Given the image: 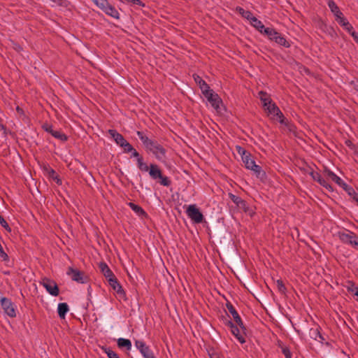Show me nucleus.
<instances>
[{"label": "nucleus", "instance_id": "1", "mask_svg": "<svg viewBox=\"0 0 358 358\" xmlns=\"http://www.w3.org/2000/svg\"><path fill=\"white\" fill-rule=\"evenodd\" d=\"M136 134L148 152L152 153L156 159L160 162L166 160V150L160 143L157 141L149 138L143 131H138Z\"/></svg>", "mask_w": 358, "mask_h": 358}, {"label": "nucleus", "instance_id": "2", "mask_svg": "<svg viewBox=\"0 0 358 358\" xmlns=\"http://www.w3.org/2000/svg\"><path fill=\"white\" fill-rule=\"evenodd\" d=\"M337 236L343 243L358 250V236L355 232L344 229L337 232Z\"/></svg>", "mask_w": 358, "mask_h": 358}, {"label": "nucleus", "instance_id": "3", "mask_svg": "<svg viewBox=\"0 0 358 358\" xmlns=\"http://www.w3.org/2000/svg\"><path fill=\"white\" fill-rule=\"evenodd\" d=\"M149 175L153 180H159L160 185L169 187L171 182L167 176H163L162 171L159 169L157 165L156 164H150Z\"/></svg>", "mask_w": 358, "mask_h": 358}, {"label": "nucleus", "instance_id": "4", "mask_svg": "<svg viewBox=\"0 0 358 358\" xmlns=\"http://www.w3.org/2000/svg\"><path fill=\"white\" fill-rule=\"evenodd\" d=\"M242 161L244 163L245 168L252 171L257 177L262 178L265 176L264 171L262 169L260 166L255 163V160L252 158L250 153L248 155H245L242 159Z\"/></svg>", "mask_w": 358, "mask_h": 358}, {"label": "nucleus", "instance_id": "5", "mask_svg": "<svg viewBox=\"0 0 358 358\" xmlns=\"http://www.w3.org/2000/svg\"><path fill=\"white\" fill-rule=\"evenodd\" d=\"M186 214L189 218L197 224L201 223L204 219L203 214L195 204L189 205L187 207Z\"/></svg>", "mask_w": 358, "mask_h": 358}, {"label": "nucleus", "instance_id": "6", "mask_svg": "<svg viewBox=\"0 0 358 358\" xmlns=\"http://www.w3.org/2000/svg\"><path fill=\"white\" fill-rule=\"evenodd\" d=\"M0 301L3 313L10 317H16L15 306L11 300L6 297H1Z\"/></svg>", "mask_w": 358, "mask_h": 358}, {"label": "nucleus", "instance_id": "7", "mask_svg": "<svg viewBox=\"0 0 358 358\" xmlns=\"http://www.w3.org/2000/svg\"><path fill=\"white\" fill-rule=\"evenodd\" d=\"M40 284L46 289V291L52 296H57L59 295V290L57 283L52 280L44 278L40 282Z\"/></svg>", "mask_w": 358, "mask_h": 358}, {"label": "nucleus", "instance_id": "8", "mask_svg": "<svg viewBox=\"0 0 358 358\" xmlns=\"http://www.w3.org/2000/svg\"><path fill=\"white\" fill-rule=\"evenodd\" d=\"M135 346L143 358H156L153 351L143 341L136 340L135 341Z\"/></svg>", "mask_w": 358, "mask_h": 358}, {"label": "nucleus", "instance_id": "9", "mask_svg": "<svg viewBox=\"0 0 358 358\" xmlns=\"http://www.w3.org/2000/svg\"><path fill=\"white\" fill-rule=\"evenodd\" d=\"M66 274L71 277L72 280L76 281L78 283H85L87 278L83 271H80L73 267H69L66 271Z\"/></svg>", "mask_w": 358, "mask_h": 358}, {"label": "nucleus", "instance_id": "10", "mask_svg": "<svg viewBox=\"0 0 358 358\" xmlns=\"http://www.w3.org/2000/svg\"><path fill=\"white\" fill-rule=\"evenodd\" d=\"M308 174L311 176L313 180L318 182L321 186L324 187L329 192H333L334 189L332 186L328 182V181L322 177V176L317 171H315L311 169Z\"/></svg>", "mask_w": 358, "mask_h": 358}, {"label": "nucleus", "instance_id": "11", "mask_svg": "<svg viewBox=\"0 0 358 358\" xmlns=\"http://www.w3.org/2000/svg\"><path fill=\"white\" fill-rule=\"evenodd\" d=\"M203 96L214 109H215L216 110H218L220 109V106L222 103V100L219 97L218 94L215 93L213 90L210 92H208V94H204Z\"/></svg>", "mask_w": 358, "mask_h": 358}, {"label": "nucleus", "instance_id": "12", "mask_svg": "<svg viewBox=\"0 0 358 358\" xmlns=\"http://www.w3.org/2000/svg\"><path fill=\"white\" fill-rule=\"evenodd\" d=\"M226 307L229 312L231 314L235 322L241 329L242 331H246V327H245L240 315L236 310L234 306L230 302H227L226 304Z\"/></svg>", "mask_w": 358, "mask_h": 358}, {"label": "nucleus", "instance_id": "13", "mask_svg": "<svg viewBox=\"0 0 358 358\" xmlns=\"http://www.w3.org/2000/svg\"><path fill=\"white\" fill-rule=\"evenodd\" d=\"M323 174L324 177H327L331 180L333 182L336 183L339 187L343 189L346 187L347 183H345L339 176H338L336 173L331 171L330 169L327 168H324Z\"/></svg>", "mask_w": 358, "mask_h": 358}, {"label": "nucleus", "instance_id": "14", "mask_svg": "<svg viewBox=\"0 0 358 358\" xmlns=\"http://www.w3.org/2000/svg\"><path fill=\"white\" fill-rule=\"evenodd\" d=\"M321 330L322 329L320 326L311 328L309 331V336L310 338L323 344L326 339L324 335L321 333Z\"/></svg>", "mask_w": 358, "mask_h": 358}, {"label": "nucleus", "instance_id": "15", "mask_svg": "<svg viewBox=\"0 0 358 358\" xmlns=\"http://www.w3.org/2000/svg\"><path fill=\"white\" fill-rule=\"evenodd\" d=\"M108 281L110 286L113 288V289L114 291H115L117 292V294L120 297H122V298L125 297V296H126L125 292L124 291L122 285L117 281V279L115 276L113 278H110L109 280H108Z\"/></svg>", "mask_w": 358, "mask_h": 358}, {"label": "nucleus", "instance_id": "16", "mask_svg": "<svg viewBox=\"0 0 358 358\" xmlns=\"http://www.w3.org/2000/svg\"><path fill=\"white\" fill-rule=\"evenodd\" d=\"M327 4L331 13L335 16L336 21L344 17L343 13L340 10L338 6L336 5L334 1L329 0L327 1Z\"/></svg>", "mask_w": 358, "mask_h": 358}, {"label": "nucleus", "instance_id": "17", "mask_svg": "<svg viewBox=\"0 0 358 358\" xmlns=\"http://www.w3.org/2000/svg\"><path fill=\"white\" fill-rule=\"evenodd\" d=\"M101 10L108 16H110L116 20L120 19V13L118 10L109 2L107 3V5L105 6V7Z\"/></svg>", "mask_w": 358, "mask_h": 358}, {"label": "nucleus", "instance_id": "18", "mask_svg": "<svg viewBox=\"0 0 358 358\" xmlns=\"http://www.w3.org/2000/svg\"><path fill=\"white\" fill-rule=\"evenodd\" d=\"M108 134H110L111 138H113L115 142L120 147L122 146L125 143V142L127 141L121 134L118 133L115 129H109Z\"/></svg>", "mask_w": 358, "mask_h": 358}, {"label": "nucleus", "instance_id": "19", "mask_svg": "<svg viewBox=\"0 0 358 358\" xmlns=\"http://www.w3.org/2000/svg\"><path fill=\"white\" fill-rule=\"evenodd\" d=\"M231 331L232 334L236 337V338L241 343H245V336L246 335V331H242L241 329L236 325L233 328H231Z\"/></svg>", "mask_w": 358, "mask_h": 358}, {"label": "nucleus", "instance_id": "20", "mask_svg": "<svg viewBox=\"0 0 358 358\" xmlns=\"http://www.w3.org/2000/svg\"><path fill=\"white\" fill-rule=\"evenodd\" d=\"M99 268L108 280H109L110 278H113L115 276L108 266L104 262L100 263Z\"/></svg>", "mask_w": 358, "mask_h": 358}, {"label": "nucleus", "instance_id": "21", "mask_svg": "<svg viewBox=\"0 0 358 358\" xmlns=\"http://www.w3.org/2000/svg\"><path fill=\"white\" fill-rule=\"evenodd\" d=\"M117 344L119 348H125L128 351L131 350L132 344L129 339L120 338L117 341Z\"/></svg>", "mask_w": 358, "mask_h": 358}, {"label": "nucleus", "instance_id": "22", "mask_svg": "<svg viewBox=\"0 0 358 358\" xmlns=\"http://www.w3.org/2000/svg\"><path fill=\"white\" fill-rule=\"evenodd\" d=\"M238 208L243 210L245 213H247L250 217L253 216L255 214L254 210L250 208L246 203V201L243 199H241V202L237 206Z\"/></svg>", "mask_w": 358, "mask_h": 358}, {"label": "nucleus", "instance_id": "23", "mask_svg": "<svg viewBox=\"0 0 358 358\" xmlns=\"http://www.w3.org/2000/svg\"><path fill=\"white\" fill-rule=\"evenodd\" d=\"M69 308L66 303H60L58 304L57 313L61 319H64L66 313L69 312Z\"/></svg>", "mask_w": 358, "mask_h": 358}, {"label": "nucleus", "instance_id": "24", "mask_svg": "<svg viewBox=\"0 0 358 358\" xmlns=\"http://www.w3.org/2000/svg\"><path fill=\"white\" fill-rule=\"evenodd\" d=\"M128 206L131 208V209L136 213V214L138 216L144 217L147 215L145 211L138 205L129 202Z\"/></svg>", "mask_w": 358, "mask_h": 358}, {"label": "nucleus", "instance_id": "25", "mask_svg": "<svg viewBox=\"0 0 358 358\" xmlns=\"http://www.w3.org/2000/svg\"><path fill=\"white\" fill-rule=\"evenodd\" d=\"M337 22L345 29L349 34L353 31V27L350 24L348 20L343 17L341 19L337 20Z\"/></svg>", "mask_w": 358, "mask_h": 358}, {"label": "nucleus", "instance_id": "26", "mask_svg": "<svg viewBox=\"0 0 358 358\" xmlns=\"http://www.w3.org/2000/svg\"><path fill=\"white\" fill-rule=\"evenodd\" d=\"M265 110H266L270 115H273L274 117H276L278 114H281V110L273 102L266 106Z\"/></svg>", "mask_w": 358, "mask_h": 358}, {"label": "nucleus", "instance_id": "27", "mask_svg": "<svg viewBox=\"0 0 358 358\" xmlns=\"http://www.w3.org/2000/svg\"><path fill=\"white\" fill-rule=\"evenodd\" d=\"M343 189L348 193V194L352 197V199L356 202L358 206V194L355 192L353 187L349 186L348 184Z\"/></svg>", "mask_w": 358, "mask_h": 358}, {"label": "nucleus", "instance_id": "28", "mask_svg": "<svg viewBox=\"0 0 358 358\" xmlns=\"http://www.w3.org/2000/svg\"><path fill=\"white\" fill-rule=\"evenodd\" d=\"M274 41L285 48L290 47V43L286 40V38L282 36L280 33L278 34V36L275 38Z\"/></svg>", "mask_w": 358, "mask_h": 358}, {"label": "nucleus", "instance_id": "29", "mask_svg": "<svg viewBox=\"0 0 358 358\" xmlns=\"http://www.w3.org/2000/svg\"><path fill=\"white\" fill-rule=\"evenodd\" d=\"M278 34L279 33L272 27H266V29L264 30V34L266 35L271 41H274Z\"/></svg>", "mask_w": 358, "mask_h": 358}, {"label": "nucleus", "instance_id": "30", "mask_svg": "<svg viewBox=\"0 0 358 358\" xmlns=\"http://www.w3.org/2000/svg\"><path fill=\"white\" fill-rule=\"evenodd\" d=\"M260 99L263 103L264 107L266 108L268 105L273 103L272 100L267 96L266 92H259Z\"/></svg>", "mask_w": 358, "mask_h": 358}, {"label": "nucleus", "instance_id": "31", "mask_svg": "<svg viewBox=\"0 0 358 358\" xmlns=\"http://www.w3.org/2000/svg\"><path fill=\"white\" fill-rule=\"evenodd\" d=\"M52 136L62 141H66L68 138L66 134L57 130H54Z\"/></svg>", "mask_w": 358, "mask_h": 358}, {"label": "nucleus", "instance_id": "32", "mask_svg": "<svg viewBox=\"0 0 358 358\" xmlns=\"http://www.w3.org/2000/svg\"><path fill=\"white\" fill-rule=\"evenodd\" d=\"M102 350L107 355L108 358H120L117 353L107 347H103Z\"/></svg>", "mask_w": 358, "mask_h": 358}, {"label": "nucleus", "instance_id": "33", "mask_svg": "<svg viewBox=\"0 0 358 358\" xmlns=\"http://www.w3.org/2000/svg\"><path fill=\"white\" fill-rule=\"evenodd\" d=\"M137 166L141 171L147 172L150 170V167L143 162V158L138 159Z\"/></svg>", "mask_w": 358, "mask_h": 358}, {"label": "nucleus", "instance_id": "34", "mask_svg": "<svg viewBox=\"0 0 358 358\" xmlns=\"http://www.w3.org/2000/svg\"><path fill=\"white\" fill-rule=\"evenodd\" d=\"M94 3L99 7L101 10H102L106 5L108 3V0H92Z\"/></svg>", "mask_w": 358, "mask_h": 358}, {"label": "nucleus", "instance_id": "35", "mask_svg": "<svg viewBox=\"0 0 358 358\" xmlns=\"http://www.w3.org/2000/svg\"><path fill=\"white\" fill-rule=\"evenodd\" d=\"M281 350L285 358H292V352L288 347L282 345Z\"/></svg>", "mask_w": 358, "mask_h": 358}, {"label": "nucleus", "instance_id": "36", "mask_svg": "<svg viewBox=\"0 0 358 358\" xmlns=\"http://www.w3.org/2000/svg\"><path fill=\"white\" fill-rule=\"evenodd\" d=\"M276 120L282 124L287 126L289 124L288 120L285 117L282 112L281 114L277 115Z\"/></svg>", "mask_w": 358, "mask_h": 358}, {"label": "nucleus", "instance_id": "37", "mask_svg": "<svg viewBox=\"0 0 358 358\" xmlns=\"http://www.w3.org/2000/svg\"><path fill=\"white\" fill-rule=\"evenodd\" d=\"M276 285H277V287H278V291L282 293V294H285V292H286V287L282 282V280H278L276 281Z\"/></svg>", "mask_w": 358, "mask_h": 358}, {"label": "nucleus", "instance_id": "38", "mask_svg": "<svg viewBox=\"0 0 358 358\" xmlns=\"http://www.w3.org/2000/svg\"><path fill=\"white\" fill-rule=\"evenodd\" d=\"M199 88L201 89V92L203 95L208 94V92L212 90L210 88L209 85L206 82L201 83V85L199 86Z\"/></svg>", "mask_w": 358, "mask_h": 358}, {"label": "nucleus", "instance_id": "39", "mask_svg": "<svg viewBox=\"0 0 358 358\" xmlns=\"http://www.w3.org/2000/svg\"><path fill=\"white\" fill-rule=\"evenodd\" d=\"M229 199L236 205V206L238 205V203L241 201V198L238 196H236L232 193H229Z\"/></svg>", "mask_w": 358, "mask_h": 358}, {"label": "nucleus", "instance_id": "40", "mask_svg": "<svg viewBox=\"0 0 358 358\" xmlns=\"http://www.w3.org/2000/svg\"><path fill=\"white\" fill-rule=\"evenodd\" d=\"M0 224L7 231H8V232L11 231V228L9 227L8 224L7 223V222L5 220V219L1 215H0Z\"/></svg>", "mask_w": 358, "mask_h": 358}, {"label": "nucleus", "instance_id": "41", "mask_svg": "<svg viewBox=\"0 0 358 358\" xmlns=\"http://www.w3.org/2000/svg\"><path fill=\"white\" fill-rule=\"evenodd\" d=\"M121 148H123L124 152L126 153L130 152L134 150L133 146L128 141L125 142Z\"/></svg>", "mask_w": 358, "mask_h": 358}, {"label": "nucleus", "instance_id": "42", "mask_svg": "<svg viewBox=\"0 0 358 358\" xmlns=\"http://www.w3.org/2000/svg\"><path fill=\"white\" fill-rule=\"evenodd\" d=\"M243 10V13H241V15L243 17H244L245 18L249 20L250 22H251L252 18L255 17V16H253L252 13L249 10Z\"/></svg>", "mask_w": 358, "mask_h": 358}, {"label": "nucleus", "instance_id": "43", "mask_svg": "<svg viewBox=\"0 0 358 358\" xmlns=\"http://www.w3.org/2000/svg\"><path fill=\"white\" fill-rule=\"evenodd\" d=\"M348 290L358 296V287L354 283L350 282V286L348 287Z\"/></svg>", "mask_w": 358, "mask_h": 358}, {"label": "nucleus", "instance_id": "44", "mask_svg": "<svg viewBox=\"0 0 358 358\" xmlns=\"http://www.w3.org/2000/svg\"><path fill=\"white\" fill-rule=\"evenodd\" d=\"M250 24L255 29H257L258 27H259L262 24V22L260 20H259L256 17H255L252 18Z\"/></svg>", "mask_w": 358, "mask_h": 358}, {"label": "nucleus", "instance_id": "45", "mask_svg": "<svg viewBox=\"0 0 358 358\" xmlns=\"http://www.w3.org/2000/svg\"><path fill=\"white\" fill-rule=\"evenodd\" d=\"M236 150H237L238 153L241 155L242 159L243 158V157L245 155H248L250 153L241 146H237Z\"/></svg>", "mask_w": 358, "mask_h": 358}, {"label": "nucleus", "instance_id": "46", "mask_svg": "<svg viewBox=\"0 0 358 358\" xmlns=\"http://www.w3.org/2000/svg\"><path fill=\"white\" fill-rule=\"evenodd\" d=\"M124 3H131L134 5L144 6V3L141 0H125Z\"/></svg>", "mask_w": 358, "mask_h": 358}, {"label": "nucleus", "instance_id": "47", "mask_svg": "<svg viewBox=\"0 0 358 358\" xmlns=\"http://www.w3.org/2000/svg\"><path fill=\"white\" fill-rule=\"evenodd\" d=\"M43 129L50 133L51 135L52 134V132L54 131V129H52V125H50L48 124H45L44 125H43Z\"/></svg>", "mask_w": 358, "mask_h": 358}, {"label": "nucleus", "instance_id": "48", "mask_svg": "<svg viewBox=\"0 0 358 358\" xmlns=\"http://www.w3.org/2000/svg\"><path fill=\"white\" fill-rule=\"evenodd\" d=\"M46 170L48 171L49 176L51 177L52 178H53L56 175H57L56 171L50 167L46 168Z\"/></svg>", "mask_w": 358, "mask_h": 358}, {"label": "nucleus", "instance_id": "49", "mask_svg": "<svg viewBox=\"0 0 358 358\" xmlns=\"http://www.w3.org/2000/svg\"><path fill=\"white\" fill-rule=\"evenodd\" d=\"M194 81L199 85V86L201 85V83L206 82L199 76H197V75L194 76Z\"/></svg>", "mask_w": 358, "mask_h": 358}, {"label": "nucleus", "instance_id": "50", "mask_svg": "<svg viewBox=\"0 0 358 358\" xmlns=\"http://www.w3.org/2000/svg\"><path fill=\"white\" fill-rule=\"evenodd\" d=\"M132 154H131V157H136V161L138 162V159L140 158H143L140 154L134 148V150H132V151L131 152Z\"/></svg>", "mask_w": 358, "mask_h": 358}, {"label": "nucleus", "instance_id": "51", "mask_svg": "<svg viewBox=\"0 0 358 358\" xmlns=\"http://www.w3.org/2000/svg\"><path fill=\"white\" fill-rule=\"evenodd\" d=\"M0 133H2L3 137L5 136V135H7L8 131L5 126H3L2 124H0Z\"/></svg>", "mask_w": 358, "mask_h": 358}, {"label": "nucleus", "instance_id": "52", "mask_svg": "<svg viewBox=\"0 0 358 358\" xmlns=\"http://www.w3.org/2000/svg\"><path fill=\"white\" fill-rule=\"evenodd\" d=\"M345 145L352 150L355 148V145L350 140L345 141Z\"/></svg>", "mask_w": 358, "mask_h": 358}, {"label": "nucleus", "instance_id": "53", "mask_svg": "<svg viewBox=\"0 0 358 358\" xmlns=\"http://www.w3.org/2000/svg\"><path fill=\"white\" fill-rule=\"evenodd\" d=\"M350 34L353 37L355 42L358 44V34L355 31H352Z\"/></svg>", "mask_w": 358, "mask_h": 358}, {"label": "nucleus", "instance_id": "54", "mask_svg": "<svg viewBox=\"0 0 358 358\" xmlns=\"http://www.w3.org/2000/svg\"><path fill=\"white\" fill-rule=\"evenodd\" d=\"M261 34H264V30L266 29L263 23L257 29Z\"/></svg>", "mask_w": 358, "mask_h": 358}, {"label": "nucleus", "instance_id": "55", "mask_svg": "<svg viewBox=\"0 0 358 358\" xmlns=\"http://www.w3.org/2000/svg\"><path fill=\"white\" fill-rule=\"evenodd\" d=\"M6 139L7 135H5V136L3 137L2 133H0V144H3L4 142H6Z\"/></svg>", "mask_w": 358, "mask_h": 358}, {"label": "nucleus", "instance_id": "56", "mask_svg": "<svg viewBox=\"0 0 358 358\" xmlns=\"http://www.w3.org/2000/svg\"><path fill=\"white\" fill-rule=\"evenodd\" d=\"M52 179L56 182L57 184H58V185H61L62 184V180L59 178L58 175H56Z\"/></svg>", "mask_w": 358, "mask_h": 358}, {"label": "nucleus", "instance_id": "57", "mask_svg": "<svg viewBox=\"0 0 358 358\" xmlns=\"http://www.w3.org/2000/svg\"><path fill=\"white\" fill-rule=\"evenodd\" d=\"M226 324L230 329L236 326L231 320H228Z\"/></svg>", "mask_w": 358, "mask_h": 358}, {"label": "nucleus", "instance_id": "58", "mask_svg": "<svg viewBox=\"0 0 358 358\" xmlns=\"http://www.w3.org/2000/svg\"><path fill=\"white\" fill-rule=\"evenodd\" d=\"M210 358H220V357L216 354H212V355H210Z\"/></svg>", "mask_w": 358, "mask_h": 358}, {"label": "nucleus", "instance_id": "59", "mask_svg": "<svg viewBox=\"0 0 358 358\" xmlns=\"http://www.w3.org/2000/svg\"><path fill=\"white\" fill-rule=\"evenodd\" d=\"M237 10H238L239 13L241 14L243 13L242 10H244L243 8L238 7L237 8Z\"/></svg>", "mask_w": 358, "mask_h": 358}, {"label": "nucleus", "instance_id": "60", "mask_svg": "<svg viewBox=\"0 0 358 358\" xmlns=\"http://www.w3.org/2000/svg\"><path fill=\"white\" fill-rule=\"evenodd\" d=\"M17 111H20V110H21V109L17 106Z\"/></svg>", "mask_w": 358, "mask_h": 358}, {"label": "nucleus", "instance_id": "61", "mask_svg": "<svg viewBox=\"0 0 358 358\" xmlns=\"http://www.w3.org/2000/svg\"><path fill=\"white\" fill-rule=\"evenodd\" d=\"M357 301H358V297H357Z\"/></svg>", "mask_w": 358, "mask_h": 358}, {"label": "nucleus", "instance_id": "62", "mask_svg": "<svg viewBox=\"0 0 358 358\" xmlns=\"http://www.w3.org/2000/svg\"><path fill=\"white\" fill-rule=\"evenodd\" d=\"M157 358V357H156Z\"/></svg>", "mask_w": 358, "mask_h": 358}]
</instances>
